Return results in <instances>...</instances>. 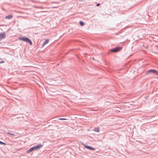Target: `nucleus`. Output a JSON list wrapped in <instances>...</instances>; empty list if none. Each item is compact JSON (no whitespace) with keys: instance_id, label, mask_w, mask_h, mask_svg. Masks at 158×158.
Listing matches in <instances>:
<instances>
[{"instance_id":"nucleus-7","label":"nucleus","mask_w":158,"mask_h":158,"mask_svg":"<svg viewBox=\"0 0 158 158\" xmlns=\"http://www.w3.org/2000/svg\"><path fill=\"white\" fill-rule=\"evenodd\" d=\"M49 42V40L48 39H46L45 41H44V43L42 45V47H43L44 45L45 44H47Z\"/></svg>"},{"instance_id":"nucleus-8","label":"nucleus","mask_w":158,"mask_h":158,"mask_svg":"<svg viewBox=\"0 0 158 158\" xmlns=\"http://www.w3.org/2000/svg\"><path fill=\"white\" fill-rule=\"evenodd\" d=\"M12 18V16L11 15H9L5 17V19H11Z\"/></svg>"},{"instance_id":"nucleus-6","label":"nucleus","mask_w":158,"mask_h":158,"mask_svg":"<svg viewBox=\"0 0 158 158\" xmlns=\"http://www.w3.org/2000/svg\"><path fill=\"white\" fill-rule=\"evenodd\" d=\"M5 35L4 33L0 34V40L5 38Z\"/></svg>"},{"instance_id":"nucleus-12","label":"nucleus","mask_w":158,"mask_h":158,"mask_svg":"<svg viewBox=\"0 0 158 158\" xmlns=\"http://www.w3.org/2000/svg\"><path fill=\"white\" fill-rule=\"evenodd\" d=\"M0 144L6 145V143L0 141Z\"/></svg>"},{"instance_id":"nucleus-13","label":"nucleus","mask_w":158,"mask_h":158,"mask_svg":"<svg viewBox=\"0 0 158 158\" xmlns=\"http://www.w3.org/2000/svg\"><path fill=\"white\" fill-rule=\"evenodd\" d=\"M95 131H96L97 132H99V129L98 128L95 129Z\"/></svg>"},{"instance_id":"nucleus-5","label":"nucleus","mask_w":158,"mask_h":158,"mask_svg":"<svg viewBox=\"0 0 158 158\" xmlns=\"http://www.w3.org/2000/svg\"><path fill=\"white\" fill-rule=\"evenodd\" d=\"M85 147L86 148L90 150H95V148L89 146L85 145Z\"/></svg>"},{"instance_id":"nucleus-2","label":"nucleus","mask_w":158,"mask_h":158,"mask_svg":"<svg viewBox=\"0 0 158 158\" xmlns=\"http://www.w3.org/2000/svg\"><path fill=\"white\" fill-rule=\"evenodd\" d=\"M151 73L154 74L156 75L158 74V73L157 71L156 70L154 69L150 70L147 71L145 73L146 74V75H148Z\"/></svg>"},{"instance_id":"nucleus-1","label":"nucleus","mask_w":158,"mask_h":158,"mask_svg":"<svg viewBox=\"0 0 158 158\" xmlns=\"http://www.w3.org/2000/svg\"><path fill=\"white\" fill-rule=\"evenodd\" d=\"M20 40L28 42L30 45H31L32 43L31 41L28 38L26 37H22L19 39Z\"/></svg>"},{"instance_id":"nucleus-3","label":"nucleus","mask_w":158,"mask_h":158,"mask_svg":"<svg viewBox=\"0 0 158 158\" xmlns=\"http://www.w3.org/2000/svg\"><path fill=\"white\" fill-rule=\"evenodd\" d=\"M43 145L42 144H39L37 145H36L35 146L33 147H32V148L33 149V151L36 150L40 148H41L42 147Z\"/></svg>"},{"instance_id":"nucleus-9","label":"nucleus","mask_w":158,"mask_h":158,"mask_svg":"<svg viewBox=\"0 0 158 158\" xmlns=\"http://www.w3.org/2000/svg\"><path fill=\"white\" fill-rule=\"evenodd\" d=\"M32 151H33V149H32V148L28 150L27 152V153H29Z\"/></svg>"},{"instance_id":"nucleus-4","label":"nucleus","mask_w":158,"mask_h":158,"mask_svg":"<svg viewBox=\"0 0 158 158\" xmlns=\"http://www.w3.org/2000/svg\"><path fill=\"white\" fill-rule=\"evenodd\" d=\"M121 48V47H117L111 50V51L113 52H117L120 50Z\"/></svg>"},{"instance_id":"nucleus-14","label":"nucleus","mask_w":158,"mask_h":158,"mask_svg":"<svg viewBox=\"0 0 158 158\" xmlns=\"http://www.w3.org/2000/svg\"><path fill=\"white\" fill-rule=\"evenodd\" d=\"M8 134H10V135H12L13 136H14V134H13L10 133L9 132L8 133Z\"/></svg>"},{"instance_id":"nucleus-11","label":"nucleus","mask_w":158,"mask_h":158,"mask_svg":"<svg viewBox=\"0 0 158 158\" xmlns=\"http://www.w3.org/2000/svg\"><path fill=\"white\" fill-rule=\"evenodd\" d=\"M58 119L59 120H66L67 119L65 118H59Z\"/></svg>"},{"instance_id":"nucleus-15","label":"nucleus","mask_w":158,"mask_h":158,"mask_svg":"<svg viewBox=\"0 0 158 158\" xmlns=\"http://www.w3.org/2000/svg\"><path fill=\"white\" fill-rule=\"evenodd\" d=\"M96 5H97V6H99L100 5V4H99V3L97 4Z\"/></svg>"},{"instance_id":"nucleus-10","label":"nucleus","mask_w":158,"mask_h":158,"mask_svg":"<svg viewBox=\"0 0 158 158\" xmlns=\"http://www.w3.org/2000/svg\"><path fill=\"white\" fill-rule=\"evenodd\" d=\"M80 25L81 26H83L84 25V23L83 22H81V21H80Z\"/></svg>"}]
</instances>
